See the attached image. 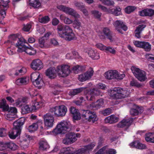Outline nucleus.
<instances>
[{"label": "nucleus", "mask_w": 154, "mask_h": 154, "mask_svg": "<svg viewBox=\"0 0 154 154\" xmlns=\"http://www.w3.org/2000/svg\"><path fill=\"white\" fill-rule=\"evenodd\" d=\"M72 148V147L63 148L61 150V153L65 154H71Z\"/></svg>", "instance_id": "43"}, {"label": "nucleus", "mask_w": 154, "mask_h": 154, "mask_svg": "<svg viewBox=\"0 0 154 154\" xmlns=\"http://www.w3.org/2000/svg\"><path fill=\"white\" fill-rule=\"evenodd\" d=\"M91 14L96 18L99 19L100 17L102 14L99 11L96 10L91 11Z\"/></svg>", "instance_id": "48"}, {"label": "nucleus", "mask_w": 154, "mask_h": 154, "mask_svg": "<svg viewBox=\"0 0 154 154\" xmlns=\"http://www.w3.org/2000/svg\"><path fill=\"white\" fill-rule=\"evenodd\" d=\"M81 23L76 18L73 21V26L75 29H79L81 26Z\"/></svg>", "instance_id": "47"}, {"label": "nucleus", "mask_w": 154, "mask_h": 154, "mask_svg": "<svg viewBox=\"0 0 154 154\" xmlns=\"http://www.w3.org/2000/svg\"><path fill=\"white\" fill-rule=\"evenodd\" d=\"M62 19L63 20L64 23L66 24H69L72 23V21L68 17H63Z\"/></svg>", "instance_id": "58"}, {"label": "nucleus", "mask_w": 154, "mask_h": 154, "mask_svg": "<svg viewBox=\"0 0 154 154\" xmlns=\"http://www.w3.org/2000/svg\"><path fill=\"white\" fill-rule=\"evenodd\" d=\"M143 111V108H137V109H132L130 111V114L131 115L135 116L138 115Z\"/></svg>", "instance_id": "33"}, {"label": "nucleus", "mask_w": 154, "mask_h": 154, "mask_svg": "<svg viewBox=\"0 0 154 154\" xmlns=\"http://www.w3.org/2000/svg\"><path fill=\"white\" fill-rule=\"evenodd\" d=\"M20 132L13 128L9 132L8 136L11 139H14L20 134Z\"/></svg>", "instance_id": "27"}, {"label": "nucleus", "mask_w": 154, "mask_h": 154, "mask_svg": "<svg viewBox=\"0 0 154 154\" xmlns=\"http://www.w3.org/2000/svg\"><path fill=\"white\" fill-rule=\"evenodd\" d=\"M96 87L97 88L104 90L106 88V86L105 84L101 83H99L97 85Z\"/></svg>", "instance_id": "63"}, {"label": "nucleus", "mask_w": 154, "mask_h": 154, "mask_svg": "<svg viewBox=\"0 0 154 154\" xmlns=\"http://www.w3.org/2000/svg\"><path fill=\"white\" fill-rule=\"evenodd\" d=\"M104 76L108 79H122L125 76L124 74H121L116 70H111L106 72Z\"/></svg>", "instance_id": "9"}, {"label": "nucleus", "mask_w": 154, "mask_h": 154, "mask_svg": "<svg viewBox=\"0 0 154 154\" xmlns=\"http://www.w3.org/2000/svg\"><path fill=\"white\" fill-rule=\"evenodd\" d=\"M110 95L116 99L126 98L129 96L130 93L128 90L119 87L110 90Z\"/></svg>", "instance_id": "2"}, {"label": "nucleus", "mask_w": 154, "mask_h": 154, "mask_svg": "<svg viewBox=\"0 0 154 154\" xmlns=\"http://www.w3.org/2000/svg\"><path fill=\"white\" fill-rule=\"evenodd\" d=\"M133 43L136 47L142 48L143 42L134 41L133 42Z\"/></svg>", "instance_id": "62"}, {"label": "nucleus", "mask_w": 154, "mask_h": 154, "mask_svg": "<svg viewBox=\"0 0 154 154\" xmlns=\"http://www.w3.org/2000/svg\"><path fill=\"white\" fill-rule=\"evenodd\" d=\"M109 13L112 14L116 16L119 15L121 14V9L119 7L109 8Z\"/></svg>", "instance_id": "32"}, {"label": "nucleus", "mask_w": 154, "mask_h": 154, "mask_svg": "<svg viewBox=\"0 0 154 154\" xmlns=\"http://www.w3.org/2000/svg\"><path fill=\"white\" fill-rule=\"evenodd\" d=\"M119 120L118 117L114 115H111L110 116L107 117L104 120L105 122L106 123L112 124L117 122Z\"/></svg>", "instance_id": "24"}, {"label": "nucleus", "mask_w": 154, "mask_h": 154, "mask_svg": "<svg viewBox=\"0 0 154 154\" xmlns=\"http://www.w3.org/2000/svg\"><path fill=\"white\" fill-rule=\"evenodd\" d=\"M131 70L134 76L140 81H144L147 79L146 74L144 71L134 66L131 67Z\"/></svg>", "instance_id": "7"}, {"label": "nucleus", "mask_w": 154, "mask_h": 154, "mask_svg": "<svg viewBox=\"0 0 154 154\" xmlns=\"http://www.w3.org/2000/svg\"><path fill=\"white\" fill-rule=\"evenodd\" d=\"M112 110L110 108L106 109L102 111L103 114L105 116L109 115L112 113Z\"/></svg>", "instance_id": "56"}, {"label": "nucleus", "mask_w": 154, "mask_h": 154, "mask_svg": "<svg viewBox=\"0 0 154 154\" xmlns=\"http://www.w3.org/2000/svg\"><path fill=\"white\" fill-rule=\"evenodd\" d=\"M115 28L119 32L123 34V33L122 30V29L125 31L127 29V27L126 25L124 24L123 22L119 20H117L113 23Z\"/></svg>", "instance_id": "16"}, {"label": "nucleus", "mask_w": 154, "mask_h": 154, "mask_svg": "<svg viewBox=\"0 0 154 154\" xmlns=\"http://www.w3.org/2000/svg\"><path fill=\"white\" fill-rule=\"evenodd\" d=\"M86 88V87H81L74 89L71 91L70 94L72 95H75L80 93Z\"/></svg>", "instance_id": "37"}, {"label": "nucleus", "mask_w": 154, "mask_h": 154, "mask_svg": "<svg viewBox=\"0 0 154 154\" xmlns=\"http://www.w3.org/2000/svg\"><path fill=\"white\" fill-rule=\"evenodd\" d=\"M38 42L39 46L41 48H48L50 47V45H48V41L44 37H42L39 39Z\"/></svg>", "instance_id": "26"}, {"label": "nucleus", "mask_w": 154, "mask_h": 154, "mask_svg": "<svg viewBox=\"0 0 154 154\" xmlns=\"http://www.w3.org/2000/svg\"><path fill=\"white\" fill-rule=\"evenodd\" d=\"M133 121V119L131 118L124 119L117 125V126L119 128L126 127L127 128L131 125Z\"/></svg>", "instance_id": "20"}, {"label": "nucleus", "mask_w": 154, "mask_h": 154, "mask_svg": "<svg viewBox=\"0 0 154 154\" xmlns=\"http://www.w3.org/2000/svg\"><path fill=\"white\" fill-rule=\"evenodd\" d=\"M40 149L42 150H45L49 148V145L48 143L45 141H41L39 143Z\"/></svg>", "instance_id": "34"}, {"label": "nucleus", "mask_w": 154, "mask_h": 154, "mask_svg": "<svg viewBox=\"0 0 154 154\" xmlns=\"http://www.w3.org/2000/svg\"><path fill=\"white\" fill-rule=\"evenodd\" d=\"M8 143H0V150H3L8 148Z\"/></svg>", "instance_id": "53"}, {"label": "nucleus", "mask_w": 154, "mask_h": 154, "mask_svg": "<svg viewBox=\"0 0 154 154\" xmlns=\"http://www.w3.org/2000/svg\"><path fill=\"white\" fill-rule=\"evenodd\" d=\"M137 8L135 6H128L125 8V11L127 14H130L134 11Z\"/></svg>", "instance_id": "42"}, {"label": "nucleus", "mask_w": 154, "mask_h": 154, "mask_svg": "<svg viewBox=\"0 0 154 154\" xmlns=\"http://www.w3.org/2000/svg\"><path fill=\"white\" fill-rule=\"evenodd\" d=\"M81 112L82 117L89 122L94 123L97 120V116L94 112L89 110H82Z\"/></svg>", "instance_id": "5"}, {"label": "nucleus", "mask_w": 154, "mask_h": 154, "mask_svg": "<svg viewBox=\"0 0 154 154\" xmlns=\"http://www.w3.org/2000/svg\"><path fill=\"white\" fill-rule=\"evenodd\" d=\"M31 79L34 85H38L43 82L39 73L36 72L32 73L31 75Z\"/></svg>", "instance_id": "17"}, {"label": "nucleus", "mask_w": 154, "mask_h": 154, "mask_svg": "<svg viewBox=\"0 0 154 154\" xmlns=\"http://www.w3.org/2000/svg\"><path fill=\"white\" fill-rule=\"evenodd\" d=\"M130 84V85L132 86H136L137 88H140L142 86V85L135 80H132L131 81Z\"/></svg>", "instance_id": "52"}, {"label": "nucleus", "mask_w": 154, "mask_h": 154, "mask_svg": "<svg viewBox=\"0 0 154 154\" xmlns=\"http://www.w3.org/2000/svg\"><path fill=\"white\" fill-rule=\"evenodd\" d=\"M9 2V0H1L0 2V14L2 18L5 17L4 15H6L5 10L8 8V3Z\"/></svg>", "instance_id": "15"}, {"label": "nucleus", "mask_w": 154, "mask_h": 154, "mask_svg": "<svg viewBox=\"0 0 154 154\" xmlns=\"http://www.w3.org/2000/svg\"><path fill=\"white\" fill-rule=\"evenodd\" d=\"M99 36L100 39H105L106 38L109 39L111 42L113 40L112 32L108 27H104L102 31L99 34Z\"/></svg>", "instance_id": "10"}, {"label": "nucleus", "mask_w": 154, "mask_h": 154, "mask_svg": "<svg viewBox=\"0 0 154 154\" xmlns=\"http://www.w3.org/2000/svg\"><path fill=\"white\" fill-rule=\"evenodd\" d=\"M57 8L60 10L66 13L67 12L69 7H67L63 5H60L57 6Z\"/></svg>", "instance_id": "50"}, {"label": "nucleus", "mask_w": 154, "mask_h": 154, "mask_svg": "<svg viewBox=\"0 0 154 154\" xmlns=\"http://www.w3.org/2000/svg\"><path fill=\"white\" fill-rule=\"evenodd\" d=\"M101 92L98 88H94L92 90H86L84 91L86 99L88 101H94L95 99L94 96L100 95Z\"/></svg>", "instance_id": "6"}, {"label": "nucleus", "mask_w": 154, "mask_h": 154, "mask_svg": "<svg viewBox=\"0 0 154 154\" xmlns=\"http://www.w3.org/2000/svg\"><path fill=\"white\" fill-rule=\"evenodd\" d=\"M50 20V18L48 16H45L38 18V21L42 23H46Z\"/></svg>", "instance_id": "44"}, {"label": "nucleus", "mask_w": 154, "mask_h": 154, "mask_svg": "<svg viewBox=\"0 0 154 154\" xmlns=\"http://www.w3.org/2000/svg\"><path fill=\"white\" fill-rule=\"evenodd\" d=\"M145 25H140L136 27L134 31L135 35L137 38L140 37V33L143 29L146 27Z\"/></svg>", "instance_id": "28"}, {"label": "nucleus", "mask_w": 154, "mask_h": 154, "mask_svg": "<svg viewBox=\"0 0 154 154\" xmlns=\"http://www.w3.org/2000/svg\"><path fill=\"white\" fill-rule=\"evenodd\" d=\"M30 112V108L29 105H26L23 106L22 108L21 113L24 114Z\"/></svg>", "instance_id": "45"}, {"label": "nucleus", "mask_w": 154, "mask_h": 154, "mask_svg": "<svg viewBox=\"0 0 154 154\" xmlns=\"http://www.w3.org/2000/svg\"><path fill=\"white\" fill-rule=\"evenodd\" d=\"M105 154H116V151L112 149H109L108 150H105Z\"/></svg>", "instance_id": "61"}, {"label": "nucleus", "mask_w": 154, "mask_h": 154, "mask_svg": "<svg viewBox=\"0 0 154 154\" xmlns=\"http://www.w3.org/2000/svg\"><path fill=\"white\" fill-rule=\"evenodd\" d=\"M57 33L60 37L69 41L74 39V34L69 26L59 24L57 26Z\"/></svg>", "instance_id": "1"}, {"label": "nucleus", "mask_w": 154, "mask_h": 154, "mask_svg": "<svg viewBox=\"0 0 154 154\" xmlns=\"http://www.w3.org/2000/svg\"><path fill=\"white\" fill-rule=\"evenodd\" d=\"M66 13L72 15L75 18H79L80 17V15H79L75 10L69 8L67 10V12Z\"/></svg>", "instance_id": "35"}, {"label": "nucleus", "mask_w": 154, "mask_h": 154, "mask_svg": "<svg viewBox=\"0 0 154 154\" xmlns=\"http://www.w3.org/2000/svg\"><path fill=\"white\" fill-rule=\"evenodd\" d=\"M8 110L6 111H8L9 114H14L17 112V110L16 108L14 107H10L9 108L8 106Z\"/></svg>", "instance_id": "51"}, {"label": "nucleus", "mask_w": 154, "mask_h": 154, "mask_svg": "<svg viewBox=\"0 0 154 154\" xmlns=\"http://www.w3.org/2000/svg\"><path fill=\"white\" fill-rule=\"evenodd\" d=\"M98 8L103 12L109 13V8L107 9L106 7L101 5H98Z\"/></svg>", "instance_id": "55"}, {"label": "nucleus", "mask_w": 154, "mask_h": 154, "mask_svg": "<svg viewBox=\"0 0 154 154\" xmlns=\"http://www.w3.org/2000/svg\"><path fill=\"white\" fill-rule=\"evenodd\" d=\"M24 119L23 118H21L20 119L15 121L14 122V126L13 128L15 129L17 131L20 132L21 131V127L23 125L24 123Z\"/></svg>", "instance_id": "22"}, {"label": "nucleus", "mask_w": 154, "mask_h": 154, "mask_svg": "<svg viewBox=\"0 0 154 154\" xmlns=\"http://www.w3.org/2000/svg\"><path fill=\"white\" fill-rule=\"evenodd\" d=\"M42 103L35 101L32 104L31 110L32 111H35L40 108L42 106Z\"/></svg>", "instance_id": "38"}, {"label": "nucleus", "mask_w": 154, "mask_h": 154, "mask_svg": "<svg viewBox=\"0 0 154 154\" xmlns=\"http://www.w3.org/2000/svg\"><path fill=\"white\" fill-rule=\"evenodd\" d=\"M31 67L35 70H39L43 67L42 63L41 61L38 59L34 60L31 63Z\"/></svg>", "instance_id": "19"}, {"label": "nucleus", "mask_w": 154, "mask_h": 154, "mask_svg": "<svg viewBox=\"0 0 154 154\" xmlns=\"http://www.w3.org/2000/svg\"><path fill=\"white\" fill-rule=\"evenodd\" d=\"M76 140L75 133H69L66 134V137L62 142L65 144H70L75 142Z\"/></svg>", "instance_id": "14"}, {"label": "nucleus", "mask_w": 154, "mask_h": 154, "mask_svg": "<svg viewBox=\"0 0 154 154\" xmlns=\"http://www.w3.org/2000/svg\"><path fill=\"white\" fill-rule=\"evenodd\" d=\"M75 5L78 9L80 10L85 8V6L82 3L77 2L75 3Z\"/></svg>", "instance_id": "59"}, {"label": "nucleus", "mask_w": 154, "mask_h": 154, "mask_svg": "<svg viewBox=\"0 0 154 154\" xmlns=\"http://www.w3.org/2000/svg\"><path fill=\"white\" fill-rule=\"evenodd\" d=\"M38 125L37 123H33L29 126L28 129L29 132H32L36 131L38 128Z\"/></svg>", "instance_id": "39"}, {"label": "nucleus", "mask_w": 154, "mask_h": 154, "mask_svg": "<svg viewBox=\"0 0 154 154\" xmlns=\"http://www.w3.org/2000/svg\"><path fill=\"white\" fill-rule=\"evenodd\" d=\"M67 111L66 107L63 105L56 106L50 109V112L56 117L63 116Z\"/></svg>", "instance_id": "4"}, {"label": "nucleus", "mask_w": 154, "mask_h": 154, "mask_svg": "<svg viewBox=\"0 0 154 154\" xmlns=\"http://www.w3.org/2000/svg\"><path fill=\"white\" fill-rule=\"evenodd\" d=\"M54 114L51 113L49 110V112L44 116V119L45 125L48 127H51L53 125L54 118Z\"/></svg>", "instance_id": "11"}, {"label": "nucleus", "mask_w": 154, "mask_h": 154, "mask_svg": "<svg viewBox=\"0 0 154 154\" xmlns=\"http://www.w3.org/2000/svg\"><path fill=\"white\" fill-rule=\"evenodd\" d=\"M10 39L13 41H17V43L16 44V46L18 48V49L21 46H23L24 44L26 43V41L23 38H19L15 35H13L11 36Z\"/></svg>", "instance_id": "21"}, {"label": "nucleus", "mask_w": 154, "mask_h": 154, "mask_svg": "<svg viewBox=\"0 0 154 154\" xmlns=\"http://www.w3.org/2000/svg\"><path fill=\"white\" fill-rule=\"evenodd\" d=\"M88 54L90 57L94 60H97L100 57L99 54L97 51L92 49L89 51Z\"/></svg>", "instance_id": "29"}, {"label": "nucleus", "mask_w": 154, "mask_h": 154, "mask_svg": "<svg viewBox=\"0 0 154 154\" xmlns=\"http://www.w3.org/2000/svg\"><path fill=\"white\" fill-rule=\"evenodd\" d=\"M41 5V3L39 2V0L36 1V3H34L33 5H32L31 6L35 8H39Z\"/></svg>", "instance_id": "64"}, {"label": "nucleus", "mask_w": 154, "mask_h": 154, "mask_svg": "<svg viewBox=\"0 0 154 154\" xmlns=\"http://www.w3.org/2000/svg\"><path fill=\"white\" fill-rule=\"evenodd\" d=\"M23 73L22 68L20 67L17 68L15 70V73L14 75L16 76L21 75Z\"/></svg>", "instance_id": "54"}, {"label": "nucleus", "mask_w": 154, "mask_h": 154, "mask_svg": "<svg viewBox=\"0 0 154 154\" xmlns=\"http://www.w3.org/2000/svg\"><path fill=\"white\" fill-rule=\"evenodd\" d=\"M70 66L67 65H63L58 66L55 71L60 77H64L67 76L70 73L71 71Z\"/></svg>", "instance_id": "8"}, {"label": "nucleus", "mask_w": 154, "mask_h": 154, "mask_svg": "<svg viewBox=\"0 0 154 154\" xmlns=\"http://www.w3.org/2000/svg\"><path fill=\"white\" fill-rule=\"evenodd\" d=\"M93 69L90 68L86 72L79 75L78 79L81 82H83L88 80L91 79L93 75Z\"/></svg>", "instance_id": "13"}, {"label": "nucleus", "mask_w": 154, "mask_h": 154, "mask_svg": "<svg viewBox=\"0 0 154 154\" xmlns=\"http://www.w3.org/2000/svg\"><path fill=\"white\" fill-rule=\"evenodd\" d=\"M72 117L74 120H80L81 117L79 112L72 115Z\"/></svg>", "instance_id": "60"}, {"label": "nucleus", "mask_w": 154, "mask_h": 154, "mask_svg": "<svg viewBox=\"0 0 154 154\" xmlns=\"http://www.w3.org/2000/svg\"><path fill=\"white\" fill-rule=\"evenodd\" d=\"M95 145V143H92L90 144L85 146L84 148L79 149L71 154H85L89 152V150L92 149Z\"/></svg>", "instance_id": "12"}, {"label": "nucleus", "mask_w": 154, "mask_h": 154, "mask_svg": "<svg viewBox=\"0 0 154 154\" xmlns=\"http://www.w3.org/2000/svg\"><path fill=\"white\" fill-rule=\"evenodd\" d=\"M17 51L19 52L25 51L26 53L30 55H34L36 53V51L34 50L33 48H29L27 47L25 45V44H24L23 46H21L18 49Z\"/></svg>", "instance_id": "18"}, {"label": "nucleus", "mask_w": 154, "mask_h": 154, "mask_svg": "<svg viewBox=\"0 0 154 154\" xmlns=\"http://www.w3.org/2000/svg\"><path fill=\"white\" fill-rule=\"evenodd\" d=\"M18 146L13 143H8V148L14 151L18 148Z\"/></svg>", "instance_id": "49"}, {"label": "nucleus", "mask_w": 154, "mask_h": 154, "mask_svg": "<svg viewBox=\"0 0 154 154\" xmlns=\"http://www.w3.org/2000/svg\"><path fill=\"white\" fill-rule=\"evenodd\" d=\"M8 105L7 104L6 101L5 99H2L0 103V108H2L4 111L8 110Z\"/></svg>", "instance_id": "40"}, {"label": "nucleus", "mask_w": 154, "mask_h": 154, "mask_svg": "<svg viewBox=\"0 0 154 154\" xmlns=\"http://www.w3.org/2000/svg\"><path fill=\"white\" fill-rule=\"evenodd\" d=\"M130 145L132 147L141 149H145L146 147L145 145L142 144L138 141L133 142L131 143Z\"/></svg>", "instance_id": "25"}, {"label": "nucleus", "mask_w": 154, "mask_h": 154, "mask_svg": "<svg viewBox=\"0 0 154 154\" xmlns=\"http://www.w3.org/2000/svg\"><path fill=\"white\" fill-rule=\"evenodd\" d=\"M71 125L69 122L63 121L61 122L53 131V133L55 134H64L71 130Z\"/></svg>", "instance_id": "3"}, {"label": "nucleus", "mask_w": 154, "mask_h": 154, "mask_svg": "<svg viewBox=\"0 0 154 154\" xmlns=\"http://www.w3.org/2000/svg\"><path fill=\"white\" fill-rule=\"evenodd\" d=\"M85 70V67L82 66L77 65L74 66L73 68V71L74 73L77 74L80 72L84 71Z\"/></svg>", "instance_id": "36"}, {"label": "nucleus", "mask_w": 154, "mask_h": 154, "mask_svg": "<svg viewBox=\"0 0 154 154\" xmlns=\"http://www.w3.org/2000/svg\"><path fill=\"white\" fill-rule=\"evenodd\" d=\"M103 105V99H100L97 101L94 105L96 109L100 108Z\"/></svg>", "instance_id": "46"}, {"label": "nucleus", "mask_w": 154, "mask_h": 154, "mask_svg": "<svg viewBox=\"0 0 154 154\" xmlns=\"http://www.w3.org/2000/svg\"><path fill=\"white\" fill-rule=\"evenodd\" d=\"M139 14L141 16L151 17L154 15V10L146 9L139 12Z\"/></svg>", "instance_id": "23"}, {"label": "nucleus", "mask_w": 154, "mask_h": 154, "mask_svg": "<svg viewBox=\"0 0 154 154\" xmlns=\"http://www.w3.org/2000/svg\"><path fill=\"white\" fill-rule=\"evenodd\" d=\"M6 129L4 128H0V137H3L7 135Z\"/></svg>", "instance_id": "57"}, {"label": "nucleus", "mask_w": 154, "mask_h": 154, "mask_svg": "<svg viewBox=\"0 0 154 154\" xmlns=\"http://www.w3.org/2000/svg\"><path fill=\"white\" fill-rule=\"evenodd\" d=\"M142 48L146 51H149L151 49V45L149 42H143Z\"/></svg>", "instance_id": "41"}, {"label": "nucleus", "mask_w": 154, "mask_h": 154, "mask_svg": "<svg viewBox=\"0 0 154 154\" xmlns=\"http://www.w3.org/2000/svg\"><path fill=\"white\" fill-rule=\"evenodd\" d=\"M46 75L51 79L55 78L56 75L55 73V69L51 68L48 69L46 72Z\"/></svg>", "instance_id": "31"}, {"label": "nucleus", "mask_w": 154, "mask_h": 154, "mask_svg": "<svg viewBox=\"0 0 154 154\" xmlns=\"http://www.w3.org/2000/svg\"><path fill=\"white\" fill-rule=\"evenodd\" d=\"M29 82V78L24 77L17 79L16 81V83L17 85H26Z\"/></svg>", "instance_id": "30"}]
</instances>
